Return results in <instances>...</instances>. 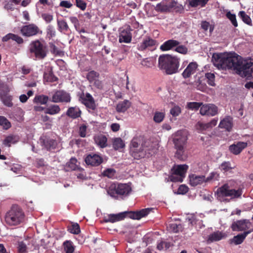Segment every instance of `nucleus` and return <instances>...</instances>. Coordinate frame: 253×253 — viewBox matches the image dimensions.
Returning a JSON list of instances; mask_svg holds the SVG:
<instances>
[{
	"label": "nucleus",
	"instance_id": "nucleus-61",
	"mask_svg": "<svg viewBox=\"0 0 253 253\" xmlns=\"http://www.w3.org/2000/svg\"><path fill=\"white\" fill-rule=\"evenodd\" d=\"M76 5L82 10H84L86 7V3L83 0H75Z\"/></svg>",
	"mask_w": 253,
	"mask_h": 253
},
{
	"label": "nucleus",
	"instance_id": "nucleus-45",
	"mask_svg": "<svg viewBox=\"0 0 253 253\" xmlns=\"http://www.w3.org/2000/svg\"><path fill=\"white\" fill-rule=\"evenodd\" d=\"M49 100V97L44 95L36 96L34 99L35 102L41 104H45Z\"/></svg>",
	"mask_w": 253,
	"mask_h": 253
},
{
	"label": "nucleus",
	"instance_id": "nucleus-36",
	"mask_svg": "<svg viewBox=\"0 0 253 253\" xmlns=\"http://www.w3.org/2000/svg\"><path fill=\"white\" fill-rule=\"evenodd\" d=\"M86 78L89 83L92 84L96 79L100 78V74L94 70H91L87 73Z\"/></svg>",
	"mask_w": 253,
	"mask_h": 253
},
{
	"label": "nucleus",
	"instance_id": "nucleus-47",
	"mask_svg": "<svg viewBox=\"0 0 253 253\" xmlns=\"http://www.w3.org/2000/svg\"><path fill=\"white\" fill-rule=\"evenodd\" d=\"M205 78L207 83L211 86H215V75L212 73H207L205 74Z\"/></svg>",
	"mask_w": 253,
	"mask_h": 253
},
{
	"label": "nucleus",
	"instance_id": "nucleus-59",
	"mask_svg": "<svg viewBox=\"0 0 253 253\" xmlns=\"http://www.w3.org/2000/svg\"><path fill=\"white\" fill-rule=\"evenodd\" d=\"M220 169L226 172L232 169L233 168L231 166V163L229 162H224L220 166Z\"/></svg>",
	"mask_w": 253,
	"mask_h": 253
},
{
	"label": "nucleus",
	"instance_id": "nucleus-52",
	"mask_svg": "<svg viewBox=\"0 0 253 253\" xmlns=\"http://www.w3.org/2000/svg\"><path fill=\"white\" fill-rule=\"evenodd\" d=\"M87 126L85 124H82L79 126V134L81 137H85L86 135Z\"/></svg>",
	"mask_w": 253,
	"mask_h": 253
},
{
	"label": "nucleus",
	"instance_id": "nucleus-62",
	"mask_svg": "<svg viewBox=\"0 0 253 253\" xmlns=\"http://www.w3.org/2000/svg\"><path fill=\"white\" fill-rule=\"evenodd\" d=\"M93 85L96 88L102 90L103 89V84L102 81L99 80V78L96 79L94 82L92 83Z\"/></svg>",
	"mask_w": 253,
	"mask_h": 253
},
{
	"label": "nucleus",
	"instance_id": "nucleus-7",
	"mask_svg": "<svg viewBox=\"0 0 253 253\" xmlns=\"http://www.w3.org/2000/svg\"><path fill=\"white\" fill-rule=\"evenodd\" d=\"M215 194L217 195V198L219 199L227 197H231V199H236L241 197L242 190L241 189L237 190L232 189L228 183H225L217 188Z\"/></svg>",
	"mask_w": 253,
	"mask_h": 253
},
{
	"label": "nucleus",
	"instance_id": "nucleus-8",
	"mask_svg": "<svg viewBox=\"0 0 253 253\" xmlns=\"http://www.w3.org/2000/svg\"><path fill=\"white\" fill-rule=\"evenodd\" d=\"M174 147H186L188 133L186 130H178L172 135Z\"/></svg>",
	"mask_w": 253,
	"mask_h": 253
},
{
	"label": "nucleus",
	"instance_id": "nucleus-38",
	"mask_svg": "<svg viewBox=\"0 0 253 253\" xmlns=\"http://www.w3.org/2000/svg\"><path fill=\"white\" fill-rule=\"evenodd\" d=\"M125 146V143L121 138H115L113 140V147L115 150H118L123 148Z\"/></svg>",
	"mask_w": 253,
	"mask_h": 253
},
{
	"label": "nucleus",
	"instance_id": "nucleus-35",
	"mask_svg": "<svg viewBox=\"0 0 253 253\" xmlns=\"http://www.w3.org/2000/svg\"><path fill=\"white\" fill-rule=\"evenodd\" d=\"M58 30L60 32L65 33L70 30L69 26L65 20H57Z\"/></svg>",
	"mask_w": 253,
	"mask_h": 253
},
{
	"label": "nucleus",
	"instance_id": "nucleus-50",
	"mask_svg": "<svg viewBox=\"0 0 253 253\" xmlns=\"http://www.w3.org/2000/svg\"><path fill=\"white\" fill-rule=\"evenodd\" d=\"M165 118V114L163 112H156L154 114L153 120L157 123L162 122Z\"/></svg>",
	"mask_w": 253,
	"mask_h": 253
},
{
	"label": "nucleus",
	"instance_id": "nucleus-9",
	"mask_svg": "<svg viewBox=\"0 0 253 253\" xmlns=\"http://www.w3.org/2000/svg\"><path fill=\"white\" fill-rule=\"evenodd\" d=\"M231 228L233 231H247L253 229L252 224L249 219H241L233 222Z\"/></svg>",
	"mask_w": 253,
	"mask_h": 253
},
{
	"label": "nucleus",
	"instance_id": "nucleus-4",
	"mask_svg": "<svg viewBox=\"0 0 253 253\" xmlns=\"http://www.w3.org/2000/svg\"><path fill=\"white\" fill-rule=\"evenodd\" d=\"M180 59L169 54H163L158 58V67L167 75H172L178 72Z\"/></svg>",
	"mask_w": 253,
	"mask_h": 253
},
{
	"label": "nucleus",
	"instance_id": "nucleus-33",
	"mask_svg": "<svg viewBox=\"0 0 253 253\" xmlns=\"http://www.w3.org/2000/svg\"><path fill=\"white\" fill-rule=\"evenodd\" d=\"M217 122V120L216 119H212L210 122L203 124L202 123L198 122L196 125L197 128L198 129H200L201 130H205L210 127H212L216 125Z\"/></svg>",
	"mask_w": 253,
	"mask_h": 253
},
{
	"label": "nucleus",
	"instance_id": "nucleus-30",
	"mask_svg": "<svg viewBox=\"0 0 253 253\" xmlns=\"http://www.w3.org/2000/svg\"><path fill=\"white\" fill-rule=\"evenodd\" d=\"M176 149L175 153V157L177 159L184 161L187 158V155L186 154L185 148L186 147H174Z\"/></svg>",
	"mask_w": 253,
	"mask_h": 253
},
{
	"label": "nucleus",
	"instance_id": "nucleus-23",
	"mask_svg": "<svg viewBox=\"0 0 253 253\" xmlns=\"http://www.w3.org/2000/svg\"><path fill=\"white\" fill-rule=\"evenodd\" d=\"M253 232V229H250L241 234H238L233 237L231 240V242L234 243L235 245H240L244 242L247 235Z\"/></svg>",
	"mask_w": 253,
	"mask_h": 253
},
{
	"label": "nucleus",
	"instance_id": "nucleus-19",
	"mask_svg": "<svg viewBox=\"0 0 253 253\" xmlns=\"http://www.w3.org/2000/svg\"><path fill=\"white\" fill-rule=\"evenodd\" d=\"M190 184L192 186H196L206 182V177L204 175H198L192 174L189 175Z\"/></svg>",
	"mask_w": 253,
	"mask_h": 253
},
{
	"label": "nucleus",
	"instance_id": "nucleus-2",
	"mask_svg": "<svg viewBox=\"0 0 253 253\" xmlns=\"http://www.w3.org/2000/svg\"><path fill=\"white\" fill-rule=\"evenodd\" d=\"M156 152V148L151 145V142L144 140L141 136L134 137L131 141L130 154L135 159L149 158Z\"/></svg>",
	"mask_w": 253,
	"mask_h": 253
},
{
	"label": "nucleus",
	"instance_id": "nucleus-12",
	"mask_svg": "<svg viewBox=\"0 0 253 253\" xmlns=\"http://www.w3.org/2000/svg\"><path fill=\"white\" fill-rule=\"evenodd\" d=\"M54 103L58 102H70L71 96L70 94L63 90H58L55 91L49 100Z\"/></svg>",
	"mask_w": 253,
	"mask_h": 253
},
{
	"label": "nucleus",
	"instance_id": "nucleus-29",
	"mask_svg": "<svg viewBox=\"0 0 253 253\" xmlns=\"http://www.w3.org/2000/svg\"><path fill=\"white\" fill-rule=\"evenodd\" d=\"M95 143L101 148H105L107 146V138L103 134L95 136L94 138Z\"/></svg>",
	"mask_w": 253,
	"mask_h": 253
},
{
	"label": "nucleus",
	"instance_id": "nucleus-63",
	"mask_svg": "<svg viewBox=\"0 0 253 253\" xmlns=\"http://www.w3.org/2000/svg\"><path fill=\"white\" fill-rule=\"evenodd\" d=\"M93 85L96 88L102 90L103 89V84L102 81L99 80V78L96 79L94 82L92 83Z\"/></svg>",
	"mask_w": 253,
	"mask_h": 253
},
{
	"label": "nucleus",
	"instance_id": "nucleus-22",
	"mask_svg": "<svg viewBox=\"0 0 253 253\" xmlns=\"http://www.w3.org/2000/svg\"><path fill=\"white\" fill-rule=\"evenodd\" d=\"M156 41L149 38H146L139 46V50H144L147 48L154 47L156 44Z\"/></svg>",
	"mask_w": 253,
	"mask_h": 253
},
{
	"label": "nucleus",
	"instance_id": "nucleus-49",
	"mask_svg": "<svg viewBox=\"0 0 253 253\" xmlns=\"http://www.w3.org/2000/svg\"><path fill=\"white\" fill-rule=\"evenodd\" d=\"M226 17L231 21L232 25L235 27L238 26V23L236 20V16L235 14H232L230 11H228L226 13Z\"/></svg>",
	"mask_w": 253,
	"mask_h": 253
},
{
	"label": "nucleus",
	"instance_id": "nucleus-56",
	"mask_svg": "<svg viewBox=\"0 0 253 253\" xmlns=\"http://www.w3.org/2000/svg\"><path fill=\"white\" fill-rule=\"evenodd\" d=\"M181 112V110L178 106H174L170 109V113L173 117H177L179 115Z\"/></svg>",
	"mask_w": 253,
	"mask_h": 253
},
{
	"label": "nucleus",
	"instance_id": "nucleus-28",
	"mask_svg": "<svg viewBox=\"0 0 253 253\" xmlns=\"http://www.w3.org/2000/svg\"><path fill=\"white\" fill-rule=\"evenodd\" d=\"M131 102L128 100H125L120 102L116 106V111L119 113H124L130 106Z\"/></svg>",
	"mask_w": 253,
	"mask_h": 253
},
{
	"label": "nucleus",
	"instance_id": "nucleus-6",
	"mask_svg": "<svg viewBox=\"0 0 253 253\" xmlns=\"http://www.w3.org/2000/svg\"><path fill=\"white\" fill-rule=\"evenodd\" d=\"M131 190L130 185L128 184L117 183L112 184L107 193L111 197L116 199H124L128 196Z\"/></svg>",
	"mask_w": 253,
	"mask_h": 253
},
{
	"label": "nucleus",
	"instance_id": "nucleus-41",
	"mask_svg": "<svg viewBox=\"0 0 253 253\" xmlns=\"http://www.w3.org/2000/svg\"><path fill=\"white\" fill-rule=\"evenodd\" d=\"M167 228L170 232L178 233L181 230L182 225L180 224H177L175 223H171L169 224Z\"/></svg>",
	"mask_w": 253,
	"mask_h": 253
},
{
	"label": "nucleus",
	"instance_id": "nucleus-27",
	"mask_svg": "<svg viewBox=\"0 0 253 253\" xmlns=\"http://www.w3.org/2000/svg\"><path fill=\"white\" fill-rule=\"evenodd\" d=\"M219 126L220 128H225L226 130L230 131L233 126L232 118L230 117L225 118L220 121Z\"/></svg>",
	"mask_w": 253,
	"mask_h": 253
},
{
	"label": "nucleus",
	"instance_id": "nucleus-55",
	"mask_svg": "<svg viewBox=\"0 0 253 253\" xmlns=\"http://www.w3.org/2000/svg\"><path fill=\"white\" fill-rule=\"evenodd\" d=\"M116 173V170L114 169H107L104 170L103 174L109 178H112Z\"/></svg>",
	"mask_w": 253,
	"mask_h": 253
},
{
	"label": "nucleus",
	"instance_id": "nucleus-43",
	"mask_svg": "<svg viewBox=\"0 0 253 253\" xmlns=\"http://www.w3.org/2000/svg\"><path fill=\"white\" fill-rule=\"evenodd\" d=\"M202 105V102H190L187 103L186 107L189 110L197 111Z\"/></svg>",
	"mask_w": 253,
	"mask_h": 253
},
{
	"label": "nucleus",
	"instance_id": "nucleus-13",
	"mask_svg": "<svg viewBox=\"0 0 253 253\" xmlns=\"http://www.w3.org/2000/svg\"><path fill=\"white\" fill-rule=\"evenodd\" d=\"M80 101L87 108L92 111L96 109V106L94 99L89 93H86L85 94L83 93L80 96Z\"/></svg>",
	"mask_w": 253,
	"mask_h": 253
},
{
	"label": "nucleus",
	"instance_id": "nucleus-40",
	"mask_svg": "<svg viewBox=\"0 0 253 253\" xmlns=\"http://www.w3.org/2000/svg\"><path fill=\"white\" fill-rule=\"evenodd\" d=\"M240 17L241 18L242 21L248 25L252 26V19L244 11H241L238 14Z\"/></svg>",
	"mask_w": 253,
	"mask_h": 253
},
{
	"label": "nucleus",
	"instance_id": "nucleus-16",
	"mask_svg": "<svg viewBox=\"0 0 253 253\" xmlns=\"http://www.w3.org/2000/svg\"><path fill=\"white\" fill-rule=\"evenodd\" d=\"M130 26L127 25L120 30L119 35V42L120 43H130L132 39Z\"/></svg>",
	"mask_w": 253,
	"mask_h": 253
},
{
	"label": "nucleus",
	"instance_id": "nucleus-26",
	"mask_svg": "<svg viewBox=\"0 0 253 253\" xmlns=\"http://www.w3.org/2000/svg\"><path fill=\"white\" fill-rule=\"evenodd\" d=\"M9 40L16 42L18 44L23 43L24 42L23 39L21 37L12 33H8L4 36L2 39V41L6 42Z\"/></svg>",
	"mask_w": 253,
	"mask_h": 253
},
{
	"label": "nucleus",
	"instance_id": "nucleus-34",
	"mask_svg": "<svg viewBox=\"0 0 253 253\" xmlns=\"http://www.w3.org/2000/svg\"><path fill=\"white\" fill-rule=\"evenodd\" d=\"M61 109L59 106L57 105H51L49 107L45 108V114H48L51 115H54L59 113Z\"/></svg>",
	"mask_w": 253,
	"mask_h": 253
},
{
	"label": "nucleus",
	"instance_id": "nucleus-11",
	"mask_svg": "<svg viewBox=\"0 0 253 253\" xmlns=\"http://www.w3.org/2000/svg\"><path fill=\"white\" fill-rule=\"evenodd\" d=\"M33 52L36 58L42 59L46 56V46L39 40L33 42Z\"/></svg>",
	"mask_w": 253,
	"mask_h": 253
},
{
	"label": "nucleus",
	"instance_id": "nucleus-3",
	"mask_svg": "<svg viewBox=\"0 0 253 253\" xmlns=\"http://www.w3.org/2000/svg\"><path fill=\"white\" fill-rule=\"evenodd\" d=\"M150 211L151 209L147 208L136 211H125L117 214H109L104 216L103 220L105 223H114L123 220L126 217L139 220L147 215Z\"/></svg>",
	"mask_w": 253,
	"mask_h": 253
},
{
	"label": "nucleus",
	"instance_id": "nucleus-18",
	"mask_svg": "<svg viewBox=\"0 0 253 253\" xmlns=\"http://www.w3.org/2000/svg\"><path fill=\"white\" fill-rule=\"evenodd\" d=\"M248 146V144L245 142L238 141L234 142L229 147V150L232 154L235 155L240 154L242 151Z\"/></svg>",
	"mask_w": 253,
	"mask_h": 253
},
{
	"label": "nucleus",
	"instance_id": "nucleus-64",
	"mask_svg": "<svg viewBox=\"0 0 253 253\" xmlns=\"http://www.w3.org/2000/svg\"><path fill=\"white\" fill-rule=\"evenodd\" d=\"M42 17L47 23L51 22L53 19L52 15L46 13H42Z\"/></svg>",
	"mask_w": 253,
	"mask_h": 253
},
{
	"label": "nucleus",
	"instance_id": "nucleus-60",
	"mask_svg": "<svg viewBox=\"0 0 253 253\" xmlns=\"http://www.w3.org/2000/svg\"><path fill=\"white\" fill-rule=\"evenodd\" d=\"M219 174L216 172H211L209 176L206 177V182H210L212 180H218Z\"/></svg>",
	"mask_w": 253,
	"mask_h": 253
},
{
	"label": "nucleus",
	"instance_id": "nucleus-58",
	"mask_svg": "<svg viewBox=\"0 0 253 253\" xmlns=\"http://www.w3.org/2000/svg\"><path fill=\"white\" fill-rule=\"evenodd\" d=\"M183 177L176 174H174L173 172L171 171V174L169 176V179L170 181L172 182H182Z\"/></svg>",
	"mask_w": 253,
	"mask_h": 253
},
{
	"label": "nucleus",
	"instance_id": "nucleus-20",
	"mask_svg": "<svg viewBox=\"0 0 253 253\" xmlns=\"http://www.w3.org/2000/svg\"><path fill=\"white\" fill-rule=\"evenodd\" d=\"M198 64L196 62L190 63L182 74L183 78H189L196 72Z\"/></svg>",
	"mask_w": 253,
	"mask_h": 253
},
{
	"label": "nucleus",
	"instance_id": "nucleus-54",
	"mask_svg": "<svg viewBox=\"0 0 253 253\" xmlns=\"http://www.w3.org/2000/svg\"><path fill=\"white\" fill-rule=\"evenodd\" d=\"M174 50L182 54H186L188 52V48L183 45H178L175 47Z\"/></svg>",
	"mask_w": 253,
	"mask_h": 253
},
{
	"label": "nucleus",
	"instance_id": "nucleus-5",
	"mask_svg": "<svg viewBox=\"0 0 253 253\" xmlns=\"http://www.w3.org/2000/svg\"><path fill=\"white\" fill-rule=\"evenodd\" d=\"M25 213L22 208L16 204L11 206L5 215V221L10 226L21 224L25 220Z\"/></svg>",
	"mask_w": 253,
	"mask_h": 253
},
{
	"label": "nucleus",
	"instance_id": "nucleus-17",
	"mask_svg": "<svg viewBox=\"0 0 253 253\" xmlns=\"http://www.w3.org/2000/svg\"><path fill=\"white\" fill-rule=\"evenodd\" d=\"M103 159L100 155L91 153L87 155L85 158V162L88 165L98 166L102 163Z\"/></svg>",
	"mask_w": 253,
	"mask_h": 253
},
{
	"label": "nucleus",
	"instance_id": "nucleus-14",
	"mask_svg": "<svg viewBox=\"0 0 253 253\" xmlns=\"http://www.w3.org/2000/svg\"><path fill=\"white\" fill-rule=\"evenodd\" d=\"M200 113L202 116H214L218 113V108L213 104H204L203 103Z\"/></svg>",
	"mask_w": 253,
	"mask_h": 253
},
{
	"label": "nucleus",
	"instance_id": "nucleus-57",
	"mask_svg": "<svg viewBox=\"0 0 253 253\" xmlns=\"http://www.w3.org/2000/svg\"><path fill=\"white\" fill-rule=\"evenodd\" d=\"M50 47L51 49V52L55 55L60 56L63 54V51L59 50L58 48L54 44L52 43L50 44Z\"/></svg>",
	"mask_w": 253,
	"mask_h": 253
},
{
	"label": "nucleus",
	"instance_id": "nucleus-10",
	"mask_svg": "<svg viewBox=\"0 0 253 253\" xmlns=\"http://www.w3.org/2000/svg\"><path fill=\"white\" fill-rule=\"evenodd\" d=\"M40 142L42 146L47 151H52L57 147L58 142L54 138L46 135H43L40 137Z\"/></svg>",
	"mask_w": 253,
	"mask_h": 253
},
{
	"label": "nucleus",
	"instance_id": "nucleus-1",
	"mask_svg": "<svg viewBox=\"0 0 253 253\" xmlns=\"http://www.w3.org/2000/svg\"><path fill=\"white\" fill-rule=\"evenodd\" d=\"M213 65L219 69H233L247 78H253V61L243 64L241 57L234 53H213Z\"/></svg>",
	"mask_w": 253,
	"mask_h": 253
},
{
	"label": "nucleus",
	"instance_id": "nucleus-15",
	"mask_svg": "<svg viewBox=\"0 0 253 253\" xmlns=\"http://www.w3.org/2000/svg\"><path fill=\"white\" fill-rule=\"evenodd\" d=\"M175 2L172 0H163L158 3L155 7V10L162 13L168 12L175 6Z\"/></svg>",
	"mask_w": 253,
	"mask_h": 253
},
{
	"label": "nucleus",
	"instance_id": "nucleus-24",
	"mask_svg": "<svg viewBox=\"0 0 253 253\" xmlns=\"http://www.w3.org/2000/svg\"><path fill=\"white\" fill-rule=\"evenodd\" d=\"M188 167L186 165H179L175 166L171 169V171L183 178L185 176V174L188 169Z\"/></svg>",
	"mask_w": 253,
	"mask_h": 253
},
{
	"label": "nucleus",
	"instance_id": "nucleus-42",
	"mask_svg": "<svg viewBox=\"0 0 253 253\" xmlns=\"http://www.w3.org/2000/svg\"><path fill=\"white\" fill-rule=\"evenodd\" d=\"M21 33L23 36L25 37L32 36V24L23 26L21 29Z\"/></svg>",
	"mask_w": 253,
	"mask_h": 253
},
{
	"label": "nucleus",
	"instance_id": "nucleus-48",
	"mask_svg": "<svg viewBox=\"0 0 253 253\" xmlns=\"http://www.w3.org/2000/svg\"><path fill=\"white\" fill-rule=\"evenodd\" d=\"M223 237L222 234L220 232H213L210 235L209 237V240L213 242L221 240Z\"/></svg>",
	"mask_w": 253,
	"mask_h": 253
},
{
	"label": "nucleus",
	"instance_id": "nucleus-53",
	"mask_svg": "<svg viewBox=\"0 0 253 253\" xmlns=\"http://www.w3.org/2000/svg\"><path fill=\"white\" fill-rule=\"evenodd\" d=\"M68 230L71 233L78 234L80 232L79 225L78 223L74 224L68 228Z\"/></svg>",
	"mask_w": 253,
	"mask_h": 253
},
{
	"label": "nucleus",
	"instance_id": "nucleus-46",
	"mask_svg": "<svg viewBox=\"0 0 253 253\" xmlns=\"http://www.w3.org/2000/svg\"><path fill=\"white\" fill-rule=\"evenodd\" d=\"M0 126L5 130H7L11 126L10 122L4 116H0Z\"/></svg>",
	"mask_w": 253,
	"mask_h": 253
},
{
	"label": "nucleus",
	"instance_id": "nucleus-31",
	"mask_svg": "<svg viewBox=\"0 0 253 253\" xmlns=\"http://www.w3.org/2000/svg\"><path fill=\"white\" fill-rule=\"evenodd\" d=\"M19 137L16 135L10 134L5 137L3 141V144L10 147L11 144H15L19 141Z\"/></svg>",
	"mask_w": 253,
	"mask_h": 253
},
{
	"label": "nucleus",
	"instance_id": "nucleus-51",
	"mask_svg": "<svg viewBox=\"0 0 253 253\" xmlns=\"http://www.w3.org/2000/svg\"><path fill=\"white\" fill-rule=\"evenodd\" d=\"M18 251L19 253H27V245L24 242H18Z\"/></svg>",
	"mask_w": 253,
	"mask_h": 253
},
{
	"label": "nucleus",
	"instance_id": "nucleus-32",
	"mask_svg": "<svg viewBox=\"0 0 253 253\" xmlns=\"http://www.w3.org/2000/svg\"><path fill=\"white\" fill-rule=\"evenodd\" d=\"M77 160L75 158H72L70 161L67 162L65 166L66 171L76 170L79 169V166L77 164Z\"/></svg>",
	"mask_w": 253,
	"mask_h": 253
},
{
	"label": "nucleus",
	"instance_id": "nucleus-25",
	"mask_svg": "<svg viewBox=\"0 0 253 253\" xmlns=\"http://www.w3.org/2000/svg\"><path fill=\"white\" fill-rule=\"evenodd\" d=\"M81 111L77 107H71L66 112V115L70 118L75 119L81 117Z\"/></svg>",
	"mask_w": 253,
	"mask_h": 253
},
{
	"label": "nucleus",
	"instance_id": "nucleus-44",
	"mask_svg": "<svg viewBox=\"0 0 253 253\" xmlns=\"http://www.w3.org/2000/svg\"><path fill=\"white\" fill-rule=\"evenodd\" d=\"M43 78L46 82L50 83H53L58 80V78L54 76L52 71H50L48 73H44Z\"/></svg>",
	"mask_w": 253,
	"mask_h": 253
},
{
	"label": "nucleus",
	"instance_id": "nucleus-39",
	"mask_svg": "<svg viewBox=\"0 0 253 253\" xmlns=\"http://www.w3.org/2000/svg\"><path fill=\"white\" fill-rule=\"evenodd\" d=\"M209 0H190L189 4L192 7H196L198 5L201 7H204L208 3Z\"/></svg>",
	"mask_w": 253,
	"mask_h": 253
},
{
	"label": "nucleus",
	"instance_id": "nucleus-37",
	"mask_svg": "<svg viewBox=\"0 0 253 253\" xmlns=\"http://www.w3.org/2000/svg\"><path fill=\"white\" fill-rule=\"evenodd\" d=\"M63 247L66 253H73L75 247L73 242L70 240H66L63 243Z\"/></svg>",
	"mask_w": 253,
	"mask_h": 253
},
{
	"label": "nucleus",
	"instance_id": "nucleus-21",
	"mask_svg": "<svg viewBox=\"0 0 253 253\" xmlns=\"http://www.w3.org/2000/svg\"><path fill=\"white\" fill-rule=\"evenodd\" d=\"M180 42L174 40H169L164 42L161 46L160 49L162 51H168L172 49L179 44Z\"/></svg>",
	"mask_w": 253,
	"mask_h": 253
}]
</instances>
